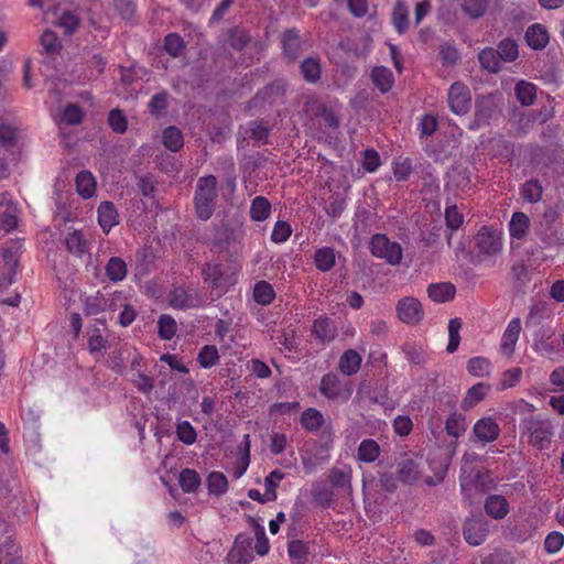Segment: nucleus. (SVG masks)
<instances>
[{
  "label": "nucleus",
  "instance_id": "1",
  "mask_svg": "<svg viewBox=\"0 0 564 564\" xmlns=\"http://www.w3.org/2000/svg\"><path fill=\"white\" fill-rule=\"evenodd\" d=\"M216 186L217 180L214 175H207L197 181L194 200L197 217L202 220H208L214 214L217 198Z\"/></svg>",
  "mask_w": 564,
  "mask_h": 564
},
{
  "label": "nucleus",
  "instance_id": "2",
  "mask_svg": "<svg viewBox=\"0 0 564 564\" xmlns=\"http://www.w3.org/2000/svg\"><path fill=\"white\" fill-rule=\"evenodd\" d=\"M529 434V443L538 449H545L553 437V425L550 420L530 416L522 422Z\"/></svg>",
  "mask_w": 564,
  "mask_h": 564
},
{
  "label": "nucleus",
  "instance_id": "3",
  "mask_svg": "<svg viewBox=\"0 0 564 564\" xmlns=\"http://www.w3.org/2000/svg\"><path fill=\"white\" fill-rule=\"evenodd\" d=\"M371 254L384 259L389 264H399L402 259V248L398 242L390 241L386 235L377 234L370 241Z\"/></svg>",
  "mask_w": 564,
  "mask_h": 564
},
{
  "label": "nucleus",
  "instance_id": "4",
  "mask_svg": "<svg viewBox=\"0 0 564 564\" xmlns=\"http://www.w3.org/2000/svg\"><path fill=\"white\" fill-rule=\"evenodd\" d=\"M204 282L213 290H217V296L227 290L234 283V279L228 274L227 270L221 263L207 262L202 270Z\"/></svg>",
  "mask_w": 564,
  "mask_h": 564
},
{
  "label": "nucleus",
  "instance_id": "5",
  "mask_svg": "<svg viewBox=\"0 0 564 564\" xmlns=\"http://www.w3.org/2000/svg\"><path fill=\"white\" fill-rule=\"evenodd\" d=\"M319 392L329 400L347 401L352 394V386L335 373H326L321 380Z\"/></svg>",
  "mask_w": 564,
  "mask_h": 564
},
{
  "label": "nucleus",
  "instance_id": "6",
  "mask_svg": "<svg viewBox=\"0 0 564 564\" xmlns=\"http://www.w3.org/2000/svg\"><path fill=\"white\" fill-rule=\"evenodd\" d=\"M447 102L449 109L455 115H466L469 111L471 105V94L469 88L460 82H455L449 87Z\"/></svg>",
  "mask_w": 564,
  "mask_h": 564
},
{
  "label": "nucleus",
  "instance_id": "7",
  "mask_svg": "<svg viewBox=\"0 0 564 564\" xmlns=\"http://www.w3.org/2000/svg\"><path fill=\"white\" fill-rule=\"evenodd\" d=\"M398 318L408 325H417L424 317V310L421 302L413 296L400 299L397 303Z\"/></svg>",
  "mask_w": 564,
  "mask_h": 564
},
{
  "label": "nucleus",
  "instance_id": "8",
  "mask_svg": "<svg viewBox=\"0 0 564 564\" xmlns=\"http://www.w3.org/2000/svg\"><path fill=\"white\" fill-rule=\"evenodd\" d=\"M477 248L487 256L497 254L502 248L501 232L491 227H482L475 236Z\"/></svg>",
  "mask_w": 564,
  "mask_h": 564
},
{
  "label": "nucleus",
  "instance_id": "9",
  "mask_svg": "<svg viewBox=\"0 0 564 564\" xmlns=\"http://www.w3.org/2000/svg\"><path fill=\"white\" fill-rule=\"evenodd\" d=\"M19 251L20 245L18 242H10L9 246L2 248L0 251L3 261L2 280L4 286H9L13 283L19 265Z\"/></svg>",
  "mask_w": 564,
  "mask_h": 564
},
{
  "label": "nucleus",
  "instance_id": "10",
  "mask_svg": "<svg viewBox=\"0 0 564 564\" xmlns=\"http://www.w3.org/2000/svg\"><path fill=\"white\" fill-rule=\"evenodd\" d=\"M489 522L484 517H473L464 523V538L470 545H480L488 535Z\"/></svg>",
  "mask_w": 564,
  "mask_h": 564
},
{
  "label": "nucleus",
  "instance_id": "11",
  "mask_svg": "<svg viewBox=\"0 0 564 564\" xmlns=\"http://www.w3.org/2000/svg\"><path fill=\"white\" fill-rule=\"evenodd\" d=\"M252 544V538L239 534L227 556V564H249L253 560Z\"/></svg>",
  "mask_w": 564,
  "mask_h": 564
},
{
  "label": "nucleus",
  "instance_id": "12",
  "mask_svg": "<svg viewBox=\"0 0 564 564\" xmlns=\"http://www.w3.org/2000/svg\"><path fill=\"white\" fill-rule=\"evenodd\" d=\"M397 475L401 482L412 485L422 476L421 463L412 457H402L397 465Z\"/></svg>",
  "mask_w": 564,
  "mask_h": 564
},
{
  "label": "nucleus",
  "instance_id": "13",
  "mask_svg": "<svg viewBox=\"0 0 564 564\" xmlns=\"http://www.w3.org/2000/svg\"><path fill=\"white\" fill-rule=\"evenodd\" d=\"M288 84L284 79H275L259 90L252 99L256 106L274 102L285 95Z\"/></svg>",
  "mask_w": 564,
  "mask_h": 564
},
{
  "label": "nucleus",
  "instance_id": "14",
  "mask_svg": "<svg viewBox=\"0 0 564 564\" xmlns=\"http://www.w3.org/2000/svg\"><path fill=\"white\" fill-rule=\"evenodd\" d=\"M473 433L477 442L491 443L499 437L500 427L492 417H482L475 423Z\"/></svg>",
  "mask_w": 564,
  "mask_h": 564
},
{
  "label": "nucleus",
  "instance_id": "15",
  "mask_svg": "<svg viewBox=\"0 0 564 564\" xmlns=\"http://www.w3.org/2000/svg\"><path fill=\"white\" fill-rule=\"evenodd\" d=\"M460 487L463 491H468L471 488L485 494L495 487V481L488 470H477L474 475H468L462 478Z\"/></svg>",
  "mask_w": 564,
  "mask_h": 564
},
{
  "label": "nucleus",
  "instance_id": "16",
  "mask_svg": "<svg viewBox=\"0 0 564 564\" xmlns=\"http://www.w3.org/2000/svg\"><path fill=\"white\" fill-rule=\"evenodd\" d=\"M281 42L283 54L290 62L295 61L301 55L303 42L295 29L283 32Z\"/></svg>",
  "mask_w": 564,
  "mask_h": 564
},
{
  "label": "nucleus",
  "instance_id": "17",
  "mask_svg": "<svg viewBox=\"0 0 564 564\" xmlns=\"http://www.w3.org/2000/svg\"><path fill=\"white\" fill-rule=\"evenodd\" d=\"M225 43L236 51H242L251 41V35L241 26H232L224 33Z\"/></svg>",
  "mask_w": 564,
  "mask_h": 564
},
{
  "label": "nucleus",
  "instance_id": "18",
  "mask_svg": "<svg viewBox=\"0 0 564 564\" xmlns=\"http://www.w3.org/2000/svg\"><path fill=\"white\" fill-rule=\"evenodd\" d=\"M312 334L322 341H330L337 335L334 322L327 316H321L314 322Z\"/></svg>",
  "mask_w": 564,
  "mask_h": 564
},
{
  "label": "nucleus",
  "instance_id": "19",
  "mask_svg": "<svg viewBox=\"0 0 564 564\" xmlns=\"http://www.w3.org/2000/svg\"><path fill=\"white\" fill-rule=\"evenodd\" d=\"M118 212L113 203L109 200L102 202L98 207V221L105 232H108L118 224Z\"/></svg>",
  "mask_w": 564,
  "mask_h": 564
},
{
  "label": "nucleus",
  "instance_id": "20",
  "mask_svg": "<svg viewBox=\"0 0 564 564\" xmlns=\"http://www.w3.org/2000/svg\"><path fill=\"white\" fill-rule=\"evenodd\" d=\"M485 510L494 519H502L509 512V503L503 496L491 495L485 501Z\"/></svg>",
  "mask_w": 564,
  "mask_h": 564
},
{
  "label": "nucleus",
  "instance_id": "21",
  "mask_svg": "<svg viewBox=\"0 0 564 564\" xmlns=\"http://www.w3.org/2000/svg\"><path fill=\"white\" fill-rule=\"evenodd\" d=\"M456 289L449 282L432 283L427 288L430 299L437 303L448 302L454 299Z\"/></svg>",
  "mask_w": 564,
  "mask_h": 564
},
{
  "label": "nucleus",
  "instance_id": "22",
  "mask_svg": "<svg viewBox=\"0 0 564 564\" xmlns=\"http://www.w3.org/2000/svg\"><path fill=\"white\" fill-rule=\"evenodd\" d=\"M525 40L530 47L534 50H542L549 42V34L544 26L536 23L529 26L525 32Z\"/></svg>",
  "mask_w": 564,
  "mask_h": 564
},
{
  "label": "nucleus",
  "instance_id": "23",
  "mask_svg": "<svg viewBox=\"0 0 564 564\" xmlns=\"http://www.w3.org/2000/svg\"><path fill=\"white\" fill-rule=\"evenodd\" d=\"M520 332L521 322L519 318H513L509 323L502 336L501 349L503 352H506L507 355H511L514 351V346L519 338Z\"/></svg>",
  "mask_w": 564,
  "mask_h": 564
},
{
  "label": "nucleus",
  "instance_id": "24",
  "mask_svg": "<svg viewBox=\"0 0 564 564\" xmlns=\"http://www.w3.org/2000/svg\"><path fill=\"white\" fill-rule=\"evenodd\" d=\"M361 360V356L356 350L348 349L341 355L338 368L341 373L352 376L360 369Z\"/></svg>",
  "mask_w": 564,
  "mask_h": 564
},
{
  "label": "nucleus",
  "instance_id": "25",
  "mask_svg": "<svg viewBox=\"0 0 564 564\" xmlns=\"http://www.w3.org/2000/svg\"><path fill=\"white\" fill-rule=\"evenodd\" d=\"M371 79L381 93H388L394 83L392 72L384 66H377L371 72Z\"/></svg>",
  "mask_w": 564,
  "mask_h": 564
},
{
  "label": "nucleus",
  "instance_id": "26",
  "mask_svg": "<svg viewBox=\"0 0 564 564\" xmlns=\"http://www.w3.org/2000/svg\"><path fill=\"white\" fill-rule=\"evenodd\" d=\"M303 78L311 84H315L321 79L322 66L321 61L316 57H307L300 65Z\"/></svg>",
  "mask_w": 564,
  "mask_h": 564
},
{
  "label": "nucleus",
  "instance_id": "27",
  "mask_svg": "<svg viewBox=\"0 0 564 564\" xmlns=\"http://www.w3.org/2000/svg\"><path fill=\"white\" fill-rule=\"evenodd\" d=\"M76 188L83 198H90L96 191V181L89 171H82L76 176Z\"/></svg>",
  "mask_w": 564,
  "mask_h": 564
},
{
  "label": "nucleus",
  "instance_id": "28",
  "mask_svg": "<svg viewBox=\"0 0 564 564\" xmlns=\"http://www.w3.org/2000/svg\"><path fill=\"white\" fill-rule=\"evenodd\" d=\"M478 61L481 68L488 70L489 73L496 74L501 69V61L497 51L492 47H486L481 50L478 54Z\"/></svg>",
  "mask_w": 564,
  "mask_h": 564
},
{
  "label": "nucleus",
  "instance_id": "29",
  "mask_svg": "<svg viewBox=\"0 0 564 564\" xmlns=\"http://www.w3.org/2000/svg\"><path fill=\"white\" fill-rule=\"evenodd\" d=\"M489 390H490L489 384H486L482 382L474 384L471 388L468 389V391L463 400L462 408L465 410H469V409L474 408L477 403H479L485 398V395L487 394V392Z\"/></svg>",
  "mask_w": 564,
  "mask_h": 564
},
{
  "label": "nucleus",
  "instance_id": "30",
  "mask_svg": "<svg viewBox=\"0 0 564 564\" xmlns=\"http://www.w3.org/2000/svg\"><path fill=\"white\" fill-rule=\"evenodd\" d=\"M529 226L530 219L524 213H514L509 224L511 237L517 239L524 238L528 232Z\"/></svg>",
  "mask_w": 564,
  "mask_h": 564
},
{
  "label": "nucleus",
  "instance_id": "31",
  "mask_svg": "<svg viewBox=\"0 0 564 564\" xmlns=\"http://www.w3.org/2000/svg\"><path fill=\"white\" fill-rule=\"evenodd\" d=\"M380 455V446L372 438L364 440L358 446V459L364 463H373Z\"/></svg>",
  "mask_w": 564,
  "mask_h": 564
},
{
  "label": "nucleus",
  "instance_id": "32",
  "mask_svg": "<svg viewBox=\"0 0 564 564\" xmlns=\"http://www.w3.org/2000/svg\"><path fill=\"white\" fill-rule=\"evenodd\" d=\"M178 482L183 491L195 492L199 488L202 480L195 469L185 468L180 474Z\"/></svg>",
  "mask_w": 564,
  "mask_h": 564
},
{
  "label": "nucleus",
  "instance_id": "33",
  "mask_svg": "<svg viewBox=\"0 0 564 564\" xmlns=\"http://www.w3.org/2000/svg\"><path fill=\"white\" fill-rule=\"evenodd\" d=\"M496 51L500 61L506 63H511L519 56L517 42L509 37L500 41Z\"/></svg>",
  "mask_w": 564,
  "mask_h": 564
},
{
  "label": "nucleus",
  "instance_id": "34",
  "mask_svg": "<svg viewBox=\"0 0 564 564\" xmlns=\"http://www.w3.org/2000/svg\"><path fill=\"white\" fill-rule=\"evenodd\" d=\"M271 213V204L263 196H257L253 198L250 207V216L256 221L265 220Z\"/></svg>",
  "mask_w": 564,
  "mask_h": 564
},
{
  "label": "nucleus",
  "instance_id": "35",
  "mask_svg": "<svg viewBox=\"0 0 564 564\" xmlns=\"http://www.w3.org/2000/svg\"><path fill=\"white\" fill-rule=\"evenodd\" d=\"M127 264L121 258L112 257L109 259L106 265V274L109 280L113 282L121 281L127 276Z\"/></svg>",
  "mask_w": 564,
  "mask_h": 564
},
{
  "label": "nucleus",
  "instance_id": "36",
  "mask_svg": "<svg viewBox=\"0 0 564 564\" xmlns=\"http://www.w3.org/2000/svg\"><path fill=\"white\" fill-rule=\"evenodd\" d=\"M163 144L166 149L177 152L183 148L184 140L181 130L176 127H167L163 131Z\"/></svg>",
  "mask_w": 564,
  "mask_h": 564
},
{
  "label": "nucleus",
  "instance_id": "37",
  "mask_svg": "<svg viewBox=\"0 0 564 564\" xmlns=\"http://www.w3.org/2000/svg\"><path fill=\"white\" fill-rule=\"evenodd\" d=\"M392 22L398 33L403 34L409 29V11L403 2H397L392 12Z\"/></svg>",
  "mask_w": 564,
  "mask_h": 564
},
{
  "label": "nucleus",
  "instance_id": "38",
  "mask_svg": "<svg viewBox=\"0 0 564 564\" xmlns=\"http://www.w3.org/2000/svg\"><path fill=\"white\" fill-rule=\"evenodd\" d=\"M516 95L522 106H531L536 98V87L531 83L521 80L516 85Z\"/></svg>",
  "mask_w": 564,
  "mask_h": 564
},
{
  "label": "nucleus",
  "instance_id": "39",
  "mask_svg": "<svg viewBox=\"0 0 564 564\" xmlns=\"http://www.w3.org/2000/svg\"><path fill=\"white\" fill-rule=\"evenodd\" d=\"M65 245L70 253L83 254L87 252V240L80 230H74L66 237Z\"/></svg>",
  "mask_w": 564,
  "mask_h": 564
},
{
  "label": "nucleus",
  "instance_id": "40",
  "mask_svg": "<svg viewBox=\"0 0 564 564\" xmlns=\"http://www.w3.org/2000/svg\"><path fill=\"white\" fill-rule=\"evenodd\" d=\"M207 488L210 495H224L228 489L227 477L220 471L210 473L207 477Z\"/></svg>",
  "mask_w": 564,
  "mask_h": 564
},
{
  "label": "nucleus",
  "instance_id": "41",
  "mask_svg": "<svg viewBox=\"0 0 564 564\" xmlns=\"http://www.w3.org/2000/svg\"><path fill=\"white\" fill-rule=\"evenodd\" d=\"M301 423L305 430L314 432L324 424V416L318 410L310 408L302 413Z\"/></svg>",
  "mask_w": 564,
  "mask_h": 564
},
{
  "label": "nucleus",
  "instance_id": "42",
  "mask_svg": "<svg viewBox=\"0 0 564 564\" xmlns=\"http://www.w3.org/2000/svg\"><path fill=\"white\" fill-rule=\"evenodd\" d=\"M275 296L274 290L267 281H259L253 289V299L262 305L270 304Z\"/></svg>",
  "mask_w": 564,
  "mask_h": 564
},
{
  "label": "nucleus",
  "instance_id": "43",
  "mask_svg": "<svg viewBox=\"0 0 564 564\" xmlns=\"http://www.w3.org/2000/svg\"><path fill=\"white\" fill-rule=\"evenodd\" d=\"M488 7L487 0H462L463 12L470 19L481 18Z\"/></svg>",
  "mask_w": 564,
  "mask_h": 564
},
{
  "label": "nucleus",
  "instance_id": "44",
  "mask_svg": "<svg viewBox=\"0 0 564 564\" xmlns=\"http://www.w3.org/2000/svg\"><path fill=\"white\" fill-rule=\"evenodd\" d=\"M315 264L321 271H329L335 265V253L332 248L325 247L316 250Z\"/></svg>",
  "mask_w": 564,
  "mask_h": 564
},
{
  "label": "nucleus",
  "instance_id": "45",
  "mask_svg": "<svg viewBox=\"0 0 564 564\" xmlns=\"http://www.w3.org/2000/svg\"><path fill=\"white\" fill-rule=\"evenodd\" d=\"M491 362L485 357H474L467 362V370L474 377H485L490 372Z\"/></svg>",
  "mask_w": 564,
  "mask_h": 564
},
{
  "label": "nucleus",
  "instance_id": "46",
  "mask_svg": "<svg viewBox=\"0 0 564 564\" xmlns=\"http://www.w3.org/2000/svg\"><path fill=\"white\" fill-rule=\"evenodd\" d=\"M101 312H106V297L101 293L97 292L85 299V314L87 316L97 315Z\"/></svg>",
  "mask_w": 564,
  "mask_h": 564
},
{
  "label": "nucleus",
  "instance_id": "47",
  "mask_svg": "<svg viewBox=\"0 0 564 564\" xmlns=\"http://www.w3.org/2000/svg\"><path fill=\"white\" fill-rule=\"evenodd\" d=\"M462 328V322L459 318H453L448 323V345L446 347V350L448 354H454L459 346L460 343V336L459 330Z\"/></svg>",
  "mask_w": 564,
  "mask_h": 564
},
{
  "label": "nucleus",
  "instance_id": "48",
  "mask_svg": "<svg viewBox=\"0 0 564 564\" xmlns=\"http://www.w3.org/2000/svg\"><path fill=\"white\" fill-rule=\"evenodd\" d=\"M448 435L459 437L466 431L465 417L462 414L453 413L445 423Z\"/></svg>",
  "mask_w": 564,
  "mask_h": 564
},
{
  "label": "nucleus",
  "instance_id": "49",
  "mask_svg": "<svg viewBox=\"0 0 564 564\" xmlns=\"http://www.w3.org/2000/svg\"><path fill=\"white\" fill-rule=\"evenodd\" d=\"M542 185L534 180L528 181L522 186V197L529 203H538L542 198Z\"/></svg>",
  "mask_w": 564,
  "mask_h": 564
},
{
  "label": "nucleus",
  "instance_id": "50",
  "mask_svg": "<svg viewBox=\"0 0 564 564\" xmlns=\"http://www.w3.org/2000/svg\"><path fill=\"white\" fill-rule=\"evenodd\" d=\"M197 360L203 368H210L219 360V355L216 346L205 345L198 354Z\"/></svg>",
  "mask_w": 564,
  "mask_h": 564
},
{
  "label": "nucleus",
  "instance_id": "51",
  "mask_svg": "<svg viewBox=\"0 0 564 564\" xmlns=\"http://www.w3.org/2000/svg\"><path fill=\"white\" fill-rule=\"evenodd\" d=\"M176 435L177 438L186 445H192L197 440L195 429L187 421H182L176 424Z\"/></svg>",
  "mask_w": 564,
  "mask_h": 564
},
{
  "label": "nucleus",
  "instance_id": "52",
  "mask_svg": "<svg viewBox=\"0 0 564 564\" xmlns=\"http://www.w3.org/2000/svg\"><path fill=\"white\" fill-rule=\"evenodd\" d=\"M159 335L162 339H171L176 334L177 325L170 315H161L158 322Z\"/></svg>",
  "mask_w": 564,
  "mask_h": 564
},
{
  "label": "nucleus",
  "instance_id": "53",
  "mask_svg": "<svg viewBox=\"0 0 564 564\" xmlns=\"http://www.w3.org/2000/svg\"><path fill=\"white\" fill-rule=\"evenodd\" d=\"M43 50L48 54H56L61 51L62 44L55 34L51 30H45L40 39Z\"/></svg>",
  "mask_w": 564,
  "mask_h": 564
},
{
  "label": "nucleus",
  "instance_id": "54",
  "mask_svg": "<svg viewBox=\"0 0 564 564\" xmlns=\"http://www.w3.org/2000/svg\"><path fill=\"white\" fill-rule=\"evenodd\" d=\"M333 487L343 490H351L350 476L341 469L333 468L328 476Z\"/></svg>",
  "mask_w": 564,
  "mask_h": 564
},
{
  "label": "nucleus",
  "instance_id": "55",
  "mask_svg": "<svg viewBox=\"0 0 564 564\" xmlns=\"http://www.w3.org/2000/svg\"><path fill=\"white\" fill-rule=\"evenodd\" d=\"M164 48L170 55L177 57L183 53L185 44L178 34L170 33L165 36Z\"/></svg>",
  "mask_w": 564,
  "mask_h": 564
},
{
  "label": "nucleus",
  "instance_id": "56",
  "mask_svg": "<svg viewBox=\"0 0 564 564\" xmlns=\"http://www.w3.org/2000/svg\"><path fill=\"white\" fill-rule=\"evenodd\" d=\"M108 123L113 132L124 133L128 127L127 117L119 109H112L108 115Z\"/></svg>",
  "mask_w": 564,
  "mask_h": 564
},
{
  "label": "nucleus",
  "instance_id": "57",
  "mask_svg": "<svg viewBox=\"0 0 564 564\" xmlns=\"http://www.w3.org/2000/svg\"><path fill=\"white\" fill-rule=\"evenodd\" d=\"M18 224L15 207L13 205L7 206L3 210H0V227L6 231H10L15 228Z\"/></svg>",
  "mask_w": 564,
  "mask_h": 564
},
{
  "label": "nucleus",
  "instance_id": "58",
  "mask_svg": "<svg viewBox=\"0 0 564 564\" xmlns=\"http://www.w3.org/2000/svg\"><path fill=\"white\" fill-rule=\"evenodd\" d=\"M464 217L462 213L458 210L456 205L448 206L445 210V221L446 226L451 230L458 229L463 224Z\"/></svg>",
  "mask_w": 564,
  "mask_h": 564
},
{
  "label": "nucleus",
  "instance_id": "59",
  "mask_svg": "<svg viewBox=\"0 0 564 564\" xmlns=\"http://www.w3.org/2000/svg\"><path fill=\"white\" fill-rule=\"evenodd\" d=\"M564 544V535L561 532H550L544 540V549L547 553L558 552Z\"/></svg>",
  "mask_w": 564,
  "mask_h": 564
},
{
  "label": "nucleus",
  "instance_id": "60",
  "mask_svg": "<svg viewBox=\"0 0 564 564\" xmlns=\"http://www.w3.org/2000/svg\"><path fill=\"white\" fill-rule=\"evenodd\" d=\"M288 552L291 558L305 561L307 558L308 549L301 540H293L288 545Z\"/></svg>",
  "mask_w": 564,
  "mask_h": 564
},
{
  "label": "nucleus",
  "instance_id": "61",
  "mask_svg": "<svg viewBox=\"0 0 564 564\" xmlns=\"http://www.w3.org/2000/svg\"><path fill=\"white\" fill-rule=\"evenodd\" d=\"M412 163L410 159H403L393 163V175L398 181H406L412 173Z\"/></svg>",
  "mask_w": 564,
  "mask_h": 564
},
{
  "label": "nucleus",
  "instance_id": "62",
  "mask_svg": "<svg viewBox=\"0 0 564 564\" xmlns=\"http://www.w3.org/2000/svg\"><path fill=\"white\" fill-rule=\"evenodd\" d=\"M83 117L82 109L75 104L67 105L63 112V120L70 126L79 124L83 121Z\"/></svg>",
  "mask_w": 564,
  "mask_h": 564
},
{
  "label": "nucleus",
  "instance_id": "63",
  "mask_svg": "<svg viewBox=\"0 0 564 564\" xmlns=\"http://www.w3.org/2000/svg\"><path fill=\"white\" fill-rule=\"evenodd\" d=\"M402 350L411 364L423 365L425 362V352L421 347L405 344Z\"/></svg>",
  "mask_w": 564,
  "mask_h": 564
},
{
  "label": "nucleus",
  "instance_id": "64",
  "mask_svg": "<svg viewBox=\"0 0 564 564\" xmlns=\"http://www.w3.org/2000/svg\"><path fill=\"white\" fill-rule=\"evenodd\" d=\"M170 304L174 308H185L189 306V297L183 288H175L170 294Z\"/></svg>",
  "mask_w": 564,
  "mask_h": 564
}]
</instances>
